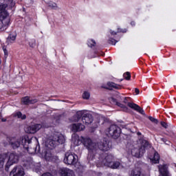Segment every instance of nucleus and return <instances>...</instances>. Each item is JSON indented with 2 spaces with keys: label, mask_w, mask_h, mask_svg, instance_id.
Segmentation results:
<instances>
[{
  "label": "nucleus",
  "mask_w": 176,
  "mask_h": 176,
  "mask_svg": "<svg viewBox=\"0 0 176 176\" xmlns=\"http://www.w3.org/2000/svg\"><path fill=\"white\" fill-rule=\"evenodd\" d=\"M60 174L62 176H75V173H74V170L67 168H61Z\"/></svg>",
  "instance_id": "f3484780"
},
{
  "label": "nucleus",
  "mask_w": 176,
  "mask_h": 176,
  "mask_svg": "<svg viewBox=\"0 0 176 176\" xmlns=\"http://www.w3.org/2000/svg\"><path fill=\"white\" fill-rule=\"evenodd\" d=\"M1 122H6V118H1Z\"/></svg>",
  "instance_id": "a19ab883"
},
{
  "label": "nucleus",
  "mask_w": 176,
  "mask_h": 176,
  "mask_svg": "<svg viewBox=\"0 0 176 176\" xmlns=\"http://www.w3.org/2000/svg\"><path fill=\"white\" fill-rule=\"evenodd\" d=\"M44 157L47 162H53L54 159V157L53 156V154H52V152H50V151H45Z\"/></svg>",
  "instance_id": "4be33fe9"
},
{
  "label": "nucleus",
  "mask_w": 176,
  "mask_h": 176,
  "mask_svg": "<svg viewBox=\"0 0 176 176\" xmlns=\"http://www.w3.org/2000/svg\"><path fill=\"white\" fill-rule=\"evenodd\" d=\"M111 101L116 104L117 107L121 108L123 112H129V107H127L129 106L131 109H134L135 111H137V112H139V113H141V115H143V116H146L145 111L141 107L135 103L130 102V98H124V101L122 102L123 103L118 102V100L113 98L111 99Z\"/></svg>",
  "instance_id": "f03ea898"
},
{
  "label": "nucleus",
  "mask_w": 176,
  "mask_h": 176,
  "mask_svg": "<svg viewBox=\"0 0 176 176\" xmlns=\"http://www.w3.org/2000/svg\"><path fill=\"white\" fill-rule=\"evenodd\" d=\"M47 5L48 6V8H50L51 9H54V10L57 9V3L53 1H50L47 2Z\"/></svg>",
  "instance_id": "a878e982"
},
{
  "label": "nucleus",
  "mask_w": 176,
  "mask_h": 176,
  "mask_svg": "<svg viewBox=\"0 0 176 176\" xmlns=\"http://www.w3.org/2000/svg\"><path fill=\"white\" fill-rule=\"evenodd\" d=\"M82 120L84 124H91V123H93L94 120L93 116L89 113H83Z\"/></svg>",
  "instance_id": "4468645a"
},
{
  "label": "nucleus",
  "mask_w": 176,
  "mask_h": 176,
  "mask_svg": "<svg viewBox=\"0 0 176 176\" xmlns=\"http://www.w3.org/2000/svg\"><path fill=\"white\" fill-rule=\"evenodd\" d=\"M151 144L145 140H140V143L133 146L131 148V153L135 157H141L145 153V149H149Z\"/></svg>",
  "instance_id": "7ed1b4c3"
},
{
  "label": "nucleus",
  "mask_w": 176,
  "mask_h": 176,
  "mask_svg": "<svg viewBox=\"0 0 176 176\" xmlns=\"http://www.w3.org/2000/svg\"><path fill=\"white\" fill-rule=\"evenodd\" d=\"M149 159L154 164H157L159 160H160V156L157 152H154L153 155H150Z\"/></svg>",
  "instance_id": "6ab92c4d"
},
{
  "label": "nucleus",
  "mask_w": 176,
  "mask_h": 176,
  "mask_svg": "<svg viewBox=\"0 0 176 176\" xmlns=\"http://www.w3.org/2000/svg\"><path fill=\"white\" fill-rule=\"evenodd\" d=\"M30 47H34V46H35V43H30Z\"/></svg>",
  "instance_id": "58836bf2"
},
{
  "label": "nucleus",
  "mask_w": 176,
  "mask_h": 176,
  "mask_svg": "<svg viewBox=\"0 0 176 176\" xmlns=\"http://www.w3.org/2000/svg\"><path fill=\"white\" fill-rule=\"evenodd\" d=\"M88 46H89V47H93V46H96V41L91 40L88 42Z\"/></svg>",
  "instance_id": "2f4dec72"
},
{
  "label": "nucleus",
  "mask_w": 176,
  "mask_h": 176,
  "mask_svg": "<svg viewBox=\"0 0 176 176\" xmlns=\"http://www.w3.org/2000/svg\"><path fill=\"white\" fill-rule=\"evenodd\" d=\"M161 140L166 145H170V141L167 140L166 138H162Z\"/></svg>",
  "instance_id": "72a5a7b5"
},
{
  "label": "nucleus",
  "mask_w": 176,
  "mask_h": 176,
  "mask_svg": "<svg viewBox=\"0 0 176 176\" xmlns=\"http://www.w3.org/2000/svg\"><path fill=\"white\" fill-rule=\"evenodd\" d=\"M10 23L8 12H0V30H5Z\"/></svg>",
  "instance_id": "9b49d317"
},
{
  "label": "nucleus",
  "mask_w": 176,
  "mask_h": 176,
  "mask_svg": "<svg viewBox=\"0 0 176 176\" xmlns=\"http://www.w3.org/2000/svg\"><path fill=\"white\" fill-rule=\"evenodd\" d=\"M144 116H146V118L148 117V116H146V115ZM148 119H149V120H150L152 123H153L154 124H157V123H159V120H157V119H156V118H153V117H152V116H148Z\"/></svg>",
  "instance_id": "c85d7f7f"
},
{
  "label": "nucleus",
  "mask_w": 176,
  "mask_h": 176,
  "mask_svg": "<svg viewBox=\"0 0 176 176\" xmlns=\"http://www.w3.org/2000/svg\"><path fill=\"white\" fill-rule=\"evenodd\" d=\"M70 127L73 133H78V131H83V130L85 129V125H83L82 123L73 124L71 125Z\"/></svg>",
  "instance_id": "2eb2a0df"
},
{
  "label": "nucleus",
  "mask_w": 176,
  "mask_h": 176,
  "mask_svg": "<svg viewBox=\"0 0 176 176\" xmlns=\"http://www.w3.org/2000/svg\"><path fill=\"white\" fill-rule=\"evenodd\" d=\"M7 156L8 157V160L6 164V171H9V167L10 166L19 163V155L16 153H10V154H7Z\"/></svg>",
  "instance_id": "9d476101"
},
{
  "label": "nucleus",
  "mask_w": 176,
  "mask_h": 176,
  "mask_svg": "<svg viewBox=\"0 0 176 176\" xmlns=\"http://www.w3.org/2000/svg\"><path fill=\"white\" fill-rule=\"evenodd\" d=\"M36 102H38V100L30 99L28 96L23 97L21 99V103L23 104V105H30V104H35Z\"/></svg>",
  "instance_id": "dca6fc26"
},
{
  "label": "nucleus",
  "mask_w": 176,
  "mask_h": 176,
  "mask_svg": "<svg viewBox=\"0 0 176 176\" xmlns=\"http://www.w3.org/2000/svg\"><path fill=\"white\" fill-rule=\"evenodd\" d=\"M32 142L30 144L26 143V146L28 148H25V149H27L28 152L29 153H31L32 155L34 153H39L41 151V146L38 144H31L32 143V141H36V142H38V139L36 138H32Z\"/></svg>",
  "instance_id": "1a4fd4ad"
},
{
  "label": "nucleus",
  "mask_w": 176,
  "mask_h": 176,
  "mask_svg": "<svg viewBox=\"0 0 176 176\" xmlns=\"http://www.w3.org/2000/svg\"><path fill=\"white\" fill-rule=\"evenodd\" d=\"M6 8H8V5L6 4L0 5V12L8 13V11L6 10Z\"/></svg>",
  "instance_id": "bb28decb"
},
{
  "label": "nucleus",
  "mask_w": 176,
  "mask_h": 176,
  "mask_svg": "<svg viewBox=\"0 0 176 176\" xmlns=\"http://www.w3.org/2000/svg\"><path fill=\"white\" fill-rule=\"evenodd\" d=\"M6 159H8V154H0V169L2 168L3 166H5Z\"/></svg>",
  "instance_id": "5701e85b"
},
{
  "label": "nucleus",
  "mask_w": 176,
  "mask_h": 176,
  "mask_svg": "<svg viewBox=\"0 0 176 176\" xmlns=\"http://www.w3.org/2000/svg\"><path fill=\"white\" fill-rule=\"evenodd\" d=\"M118 41L113 39V38H110L109 40V43H110V45H116Z\"/></svg>",
  "instance_id": "473e14b6"
},
{
  "label": "nucleus",
  "mask_w": 176,
  "mask_h": 176,
  "mask_svg": "<svg viewBox=\"0 0 176 176\" xmlns=\"http://www.w3.org/2000/svg\"><path fill=\"white\" fill-rule=\"evenodd\" d=\"M3 52H4L5 58H8V50L4 49Z\"/></svg>",
  "instance_id": "e433bc0d"
},
{
  "label": "nucleus",
  "mask_w": 176,
  "mask_h": 176,
  "mask_svg": "<svg viewBox=\"0 0 176 176\" xmlns=\"http://www.w3.org/2000/svg\"><path fill=\"white\" fill-rule=\"evenodd\" d=\"M83 100H89L90 98V92L85 91L82 94Z\"/></svg>",
  "instance_id": "cd10ccee"
},
{
  "label": "nucleus",
  "mask_w": 176,
  "mask_h": 176,
  "mask_svg": "<svg viewBox=\"0 0 176 176\" xmlns=\"http://www.w3.org/2000/svg\"><path fill=\"white\" fill-rule=\"evenodd\" d=\"M131 25H135L134 22H131Z\"/></svg>",
  "instance_id": "79ce46f5"
},
{
  "label": "nucleus",
  "mask_w": 176,
  "mask_h": 176,
  "mask_svg": "<svg viewBox=\"0 0 176 176\" xmlns=\"http://www.w3.org/2000/svg\"><path fill=\"white\" fill-rule=\"evenodd\" d=\"M111 35H116V32H111Z\"/></svg>",
  "instance_id": "ea45409f"
},
{
  "label": "nucleus",
  "mask_w": 176,
  "mask_h": 176,
  "mask_svg": "<svg viewBox=\"0 0 176 176\" xmlns=\"http://www.w3.org/2000/svg\"><path fill=\"white\" fill-rule=\"evenodd\" d=\"M25 173H24V168L23 166L19 165L13 168V169L10 173V176H24Z\"/></svg>",
  "instance_id": "f8f14e48"
},
{
  "label": "nucleus",
  "mask_w": 176,
  "mask_h": 176,
  "mask_svg": "<svg viewBox=\"0 0 176 176\" xmlns=\"http://www.w3.org/2000/svg\"><path fill=\"white\" fill-rule=\"evenodd\" d=\"M41 129H42V125L41 124H36L26 127L25 131L28 133V134H35V133L39 131Z\"/></svg>",
  "instance_id": "ddd939ff"
},
{
  "label": "nucleus",
  "mask_w": 176,
  "mask_h": 176,
  "mask_svg": "<svg viewBox=\"0 0 176 176\" xmlns=\"http://www.w3.org/2000/svg\"><path fill=\"white\" fill-rule=\"evenodd\" d=\"M138 135H141V133L140 132H138Z\"/></svg>",
  "instance_id": "37998d69"
},
{
  "label": "nucleus",
  "mask_w": 176,
  "mask_h": 176,
  "mask_svg": "<svg viewBox=\"0 0 176 176\" xmlns=\"http://www.w3.org/2000/svg\"><path fill=\"white\" fill-rule=\"evenodd\" d=\"M64 164L68 166H75L78 163V155L72 152H67L63 160Z\"/></svg>",
  "instance_id": "6e6552de"
},
{
  "label": "nucleus",
  "mask_w": 176,
  "mask_h": 176,
  "mask_svg": "<svg viewBox=\"0 0 176 176\" xmlns=\"http://www.w3.org/2000/svg\"><path fill=\"white\" fill-rule=\"evenodd\" d=\"M23 166L28 168L32 167V166H34V162L32 161V159L30 157H28L23 161Z\"/></svg>",
  "instance_id": "aec40b11"
},
{
  "label": "nucleus",
  "mask_w": 176,
  "mask_h": 176,
  "mask_svg": "<svg viewBox=\"0 0 176 176\" xmlns=\"http://www.w3.org/2000/svg\"><path fill=\"white\" fill-rule=\"evenodd\" d=\"M16 41V34H10L8 37L7 38V43H13Z\"/></svg>",
  "instance_id": "b1692460"
},
{
  "label": "nucleus",
  "mask_w": 176,
  "mask_h": 176,
  "mask_svg": "<svg viewBox=\"0 0 176 176\" xmlns=\"http://www.w3.org/2000/svg\"><path fill=\"white\" fill-rule=\"evenodd\" d=\"M72 142L74 145H79V144H83L85 148L89 152H96V151H109L112 148V144L107 138H103L102 141L99 143L93 142L90 138H83V137H79L78 134L74 133L72 136Z\"/></svg>",
  "instance_id": "f257e3e1"
},
{
  "label": "nucleus",
  "mask_w": 176,
  "mask_h": 176,
  "mask_svg": "<svg viewBox=\"0 0 176 176\" xmlns=\"http://www.w3.org/2000/svg\"><path fill=\"white\" fill-rule=\"evenodd\" d=\"M114 159L115 157L112 154L103 153L99 159V164L105 167H111Z\"/></svg>",
  "instance_id": "0eeeda50"
},
{
  "label": "nucleus",
  "mask_w": 176,
  "mask_h": 176,
  "mask_svg": "<svg viewBox=\"0 0 176 176\" xmlns=\"http://www.w3.org/2000/svg\"><path fill=\"white\" fill-rule=\"evenodd\" d=\"M104 120H105V118L104 117H100V120L98 121V123H101L102 124H103Z\"/></svg>",
  "instance_id": "f704fd0d"
},
{
  "label": "nucleus",
  "mask_w": 176,
  "mask_h": 176,
  "mask_svg": "<svg viewBox=\"0 0 176 176\" xmlns=\"http://www.w3.org/2000/svg\"><path fill=\"white\" fill-rule=\"evenodd\" d=\"M109 168H112L113 170L124 168V166L122 164V162L120 161H115L111 162V165H110Z\"/></svg>",
  "instance_id": "a211bd4d"
},
{
  "label": "nucleus",
  "mask_w": 176,
  "mask_h": 176,
  "mask_svg": "<svg viewBox=\"0 0 176 176\" xmlns=\"http://www.w3.org/2000/svg\"><path fill=\"white\" fill-rule=\"evenodd\" d=\"M161 126H162V127H164V129H167V123H166L165 122H162Z\"/></svg>",
  "instance_id": "c9c22d12"
},
{
  "label": "nucleus",
  "mask_w": 176,
  "mask_h": 176,
  "mask_svg": "<svg viewBox=\"0 0 176 176\" xmlns=\"http://www.w3.org/2000/svg\"><path fill=\"white\" fill-rule=\"evenodd\" d=\"M124 77L126 80H130L131 78V75L130 74V72H126V73L124 74Z\"/></svg>",
  "instance_id": "c756f323"
},
{
  "label": "nucleus",
  "mask_w": 176,
  "mask_h": 176,
  "mask_svg": "<svg viewBox=\"0 0 176 176\" xmlns=\"http://www.w3.org/2000/svg\"><path fill=\"white\" fill-rule=\"evenodd\" d=\"M1 118H2V116H0V119H1Z\"/></svg>",
  "instance_id": "c03bdc74"
},
{
  "label": "nucleus",
  "mask_w": 176,
  "mask_h": 176,
  "mask_svg": "<svg viewBox=\"0 0 176 176\" xmlns=\"http://www.w3.org/2000/svg\"><path fill=\"white\" fill-rule=\"evenodd\" d=\"M135 93H136V94H140V89H138V88H135Z\"/></svg>",
  "instance_id": "4c0bfd02"
},
{
  "label": "nucleus",
  "mask_w": 176,
  "mask_h": 176,
  "mask_svg": "<svg viewBox=\"0 0 176 176\" xmlns=\"http://www.w3.org/2000/svg\"><path fill=\"white\" fill-rule=\"evenodd\" d=\"M32 138L30 139L28 138H20L19 139L16 138H8V142L13 149H17L23 145V148H28L27 144H31Z\"/></svg>",
  "instance_id": "39448f33"
},
{
  "label": "nucleus",
  "mask_w": 176,
  "mask_h": 176,
  "mask_svg": "<svg viewBox=\"0 0 176 176\" xmlns=\"http://www.w3.org/2000/svg\"><path fill=\"white\" fill-rule=\"evenodd\" d=\"M108 86H110V87H113V89H119V85L115 84L114 82H108Z\"/></svg>",
  "instance_id": "7c9ffc66"
},
{
  "label": "nucleus",
  "mask_w": 176,
  "mask_h": 176,
  "mask_svg": "<svg viewBox=\"0 0 176 176\" xmlns=\"http://www.w3.org/2000/svg\"><path fill=\"white\" fill-rule=\"evenodd\" d=\"M65 139L64 136L59 133H54L52 135L50 136L49 138L45 141V146L48 149H54V148L59 145V144H64Z\"/></svg>",
  "instance_id": "20e7f679"
},
{
  "label": "nucleus",
  "mask_w": 176,
  "mask_h": 176,
  "mask_svg": "<svg viewBox=\"0 0 176 176\" xmlns=\"http://www.w3.org/2000/svg\"><path fill=\"white\" fill-rule=\"evenodd\" d=\"M14 117H17L18 119H21V120H25L27 119V116L25 114H23L21 112L18 111L15 113H14Z\"/></svg>",
  "instance_id": "393cba45"
},
{
  "label": "nucleus",
  "mask_w": 176,
  "mask_h": 176,
  "mask_svg": "<svg viewBox=\"0 0 176 176\" xmlns=\"http://www.w3.org/2000/svg\"><path fill=\"white\" fill-rule=\"evenodd\" d=\"M122 129L116 124H111L106 129V134L114 140H118L120 137Z\"/></svg>",
  "instance_id": "423d86ee"
},
{
  "label": "nucleus",
  "mask_w": 176,
  "mask_h": 176,
  "mask_svg": "<svg viewBox=\"0 0 176 176\" xmlns=\"http://www.w3.org/2000/svg\"><path fill=\"white\" fill-rule=\"evenodd\" d=\"M82 116H83V111H77V113L72 118V122H77L80 120Z\"/></svg>",
  "instance_id": "412c9836"
}]
</instances>
